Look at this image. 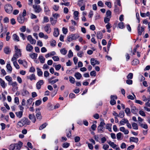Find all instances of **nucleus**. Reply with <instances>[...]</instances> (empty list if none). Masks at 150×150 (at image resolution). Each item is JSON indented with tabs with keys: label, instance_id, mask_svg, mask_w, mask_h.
Returning <instances> with one entry per match:
<instances>
[{
	"label": "nucleus",
	"instance_id": "nucleus-1",
	"mask_svg": "<svg viewBox=\"0 0 150 150\" xmlns=\"http://www.w3.org/2000/svg\"><path fill=\"white\" fill-rule=\"evenodd\" d=\"M23 143L19 142L17 144H12L9 146V150H19L22 146Z\"/></svg>",
	"mask_w": 150,
	"mask_h": 150
},
{
	"label": "nucleus",
	"instance_id": "nucleus-2",
	"mask_svg": "<svg viewBox=\"0 0 150 150\" xmlns=\"http://www.w3.org/2000/svg\"><path fill=\"white\" fill-rule=\"evenodd\" d=\"M4 9L6 12L8 14L12 13L13 8L12 5L9 4H6L4 6Z\"/></svg>",
	"mask_w": 150,
	"mask_h": 150
},
{
	"label": "nucleus",
	"instance_id": "nucleus-3",
	"mask_svg": "<svg viewBox=\"0 0 150 150\" xmlns=\"http://www.w3.org/2000/svg\"><path fill=\"white\" fill-rule=\"evenodd\" d=\"M34 11L36 13H39L42 11V8L39 5L34 4L33 6Z\"/></svg>",
	"mask_w": 150,
	"mask_h": 150
},
{
	"label": "nucleus",
	"instance_id": "nucleus-4",
	"mask_svg": "<svg viewBox=\"0 0 150 150\" xmlns=\"http://www.w3.org/2000/svg\"><path fill=\"white\" fill-rule=\"evenodd\" d=\"M44 29L45 31L47 34L50 33L51 31V29L50 28V24H47L44 27Z\"/></svg>",
	"mask_w": 150,
	"mask_h": 150
},
{
	"label": "nucleus",
	"instance_id": "nucleus-5",
	"mask_svg": "<svg viewBox=\"0 0 150 150\" xmlns=\"http://www.w3.org/2000/svg\"><path fill=\"white\" fill-rule=\"evenodd\" d=\"M144 30V28L143 26L141 27V25L139 24L137 27V31L138 34L139 35H140L142 34V33Z\"/></svg>",
	"mask_w": 150,
	"mask_h": 150
},
{
	"label": "nucleus",
	"instance_id": "nucleus-6",
	"mask_svg": "<svg viewBox=\"0 0 150 150\" xmlns=\"http://www.w3.org/2000/svg\"><path fill=\"white\" fill-rule=\"evenodd\" d=\"M27 40L32 44H35L36 41L35 40L33 39L31 35H29L27 37Z\"/></svg>",
	"mask_w": 150,
	"mask_h": 150
},
{
	"label": "nucleus",
	"instance_id": "nucleus-7",
	"mask_svg": "<svg viewBox=\"0 0 150 150\" xmlns=\"http://www.w3.org/2000/svg\"><path fill=\"white\" fill-rule=\"evenodd\" d=\"M22 123L24 125H29L30 124V122L28 120V119L26 118H23L21 120Z\"/></svg>",
	"mask_w": 150,
	"mask_h": 150
},
{
	"label": "nucleus",
	"instance_id": "nucleus-8",
	"mask_svg": "<svg viewBox=\"0 0 150 150\" xmlns=\"http://www.w3.org/2000/svg\"><path fill=\"white\" fill-rule=\"evenodd\" d=\"M17 20L19 23H22L24 21V17L20 14L17 18Z\"/></svg>",
	"mask_w": 150,
	"mask_h": 150
},
{
	"label": "nucleus",
	"instance_id": "nucleus-9",
	"mask_svg": "<svg viewBox=\"0 0 150 150\" xmlns=\"http://www.w3.org/2000/svg\"><path fill=\"white\" fill-rule=\"evenodd\" d=\"M44 82L43 80H41L37 82L36 84L37 89H40L41 88V85L43 84Z\"/></svg>",
	"mask_w": 150,
	"mask_h": 150
},
{
	"label": "nucleus",
	"instance_id": "nucleus-10",
	"mask_svg": "<svg viewBox=\"0 0 150 150\" xmlns=\"http://www.w3.org/2000/svg\"><path fill=\"white\" fill-rule=\"evenodd\" d=\"M91 63L92 65L94 66L96 64H99L100 62L95 59L92 58L91 60Z\"/></svg>",
	"mask_w": 150,
	"mask_h": 150
},
{
	"label": "nucleus",
	"instance_id": "nucleus-11",
	"mask_svg": "<svg viewBox=\"0 0 150 150\" xmlns=\"http://www.w3.org/2000/svg\"><path fill=\"white\" fill-rule=\"evenodd\" d=\"M77 38L75 35H69L67 39L68 41L70 42L71 41L76 39Z\"/></svg>",
	"mask_w": 150,
	"mask_h": 150
},
{
	"label": "nucleus",
	"instance_id": "nucleus-12",
	"mask_svg": "<svg viewBox=\"0 0 150 150\" xmlns=\"http://www.w3.org/2000/svg\"><path fill=\"white\" fill-rule=\"evenodd\" d=\"M120 130L123 132L125 134H127L129 133V131L127 129H126L123 127H121L120 128Z\"/></svg>",
	"mask_w": 150,
	"mask_h": 150
},
{
	"label": "nucleus",
	"instance_id": "nucleus-13",
	"mask_svg": "<svg viewBox=\"0 0 150 150\" xmlns=\"http://www.w3.org/2000/svg\"><path fill=\"white\" fill-rule=\"evenodd\" d=\"M26 49L27 51L30 52L33 50V47L30 44L28 43L26 46Z\"/></svg>",
	"mask_w": 150,
	"mask_h": 150
},
{
	"label": "nucleus",
	"instance_id": "nucleus-14",
	"mask_svg": "<svg viewBox=\"0 0 150 150\" xmlns=\"http://www.w3.org/2000/svg\"><path fill=\"white\" fill-rule=\"evenodd\" d=\"M129 142H133L137 143L138 142V139L136 137H131L129 138Z\"/></svg>",
	"mask_w": 150,
	"mask_h": 150
},
{
	"label": "nucleus",
	"instance_id": "nucleus-15",
	"mask_svg": "<svg viewBox=\"0 0 150 150\" xmlns=\"http://www.w3.org/2000/svg\"><path fill=\"white\" fill-rule=\"evenodd\" d=\"M29 118L31 121L34 123L36 121V118L34 114H30L29 115Z\"/></svg>",
	"mask_w": 150,
	"mask_h": 150
},
{
	"label": "nucleus",
	"instance_id": "nucleus-16",
	"mask_svg": "<svg viewBox=\"0 0 150 150\" xmlns=\"http://www.w3.org/2000/svg\"><path fill=\"white\" fill-rule=\"evenodd\" d=\"M27 78L28 79H30L31 81L36 80L35 76L34 74H32L29 76H27Z\"/></svg>",
	"mask_w": 150,
	"mask_h": 150
},
{
	"label": "nucleus",
	"instance_id": "nucleus-17",
	"mask_svg": "<svg viewBox=\"0 0 150 150\" xmlns=\"http://www.w3.org/2000/svg\"><path fill=\"white\" fill-rule=\"evenodd\" d=\"M59 35V31L58 28H56L54 29L53 33L55 37H57Z\"/></svg>",
	"mask_w": 150,
	"mask_h": 150
},
{
	"label": "nucleus",
	"instance_id": "nucleus-18",
	"mask_svg": "<svg viewBox=\"0 0 150 150\" xmlns=\"http://www.w3.org/2000/svg\"><path fill=\"white\" fill-rule=\"evenodd\" d=\"M16 116L19 118H21L23 115V111H20L18 112H17L15 113Z\"/></svg>",
	"mask_w": 150,
	"mask_h": 150
},
{
	"label": "nucleus",
	"instance_id": "nucleus-19",
	"mask_svg": "<svg viewBox=\"0 0 150 150\" xmlns=\"http://www.w3.org/2000/svg\"><path fill=\"white\" fill-rule=\"evenodd\" d=\"M15 53L17 54H18L20 56H21V52L20 49H18L16 46H15Z\"/></svg>",
	"mask_w": 150,
	"mask_h": 150
},
{
	"label": "nucleus",
	"instance_id": "nucleus-20",
	"mask_svg": "<svg viewBox=\"0 0 150 150\" xmlns=\"http://www.w3.org/2000/svg\"><path fill=\"white\" fill-rule=\"evenodd\" d=\"M74 76L77 79H80L82 77V75L79 72H76Z\"/></svg>",
	"mask_w": 150,
	"mask_h": 150
},
{
	"label": "nucleus",
	"instance_id": "nucleus-21",
	"mask_svg": "<svg viewBox=\"0 0 150 150\" xmlns=\"http://www.w3.org/2000/svg\"><path fill=\"white\" fill-rule=\"evenodd\" d=\"M79 13L77 11H75L74 13V19L76 20H78L79 18H78Z\"/></svg>",
	"mask_w": 150,
	"mask_h": 150
},
{
	"label": "nucleus",
	"instance_id": "nucleus-22",
	"mask_svg": "<svg viewBox=\"0 0 150 150\" xmlns=\"http://www.w3.org/2000/svg\"><path fill=\"white\" fill-rule=\"evenodd\" d=\"M139 125L145 129H147L148 128L147 125L146 124H143L141 122H139Z\"/></svg>",
	"mask_w": 150,
	"mask_h": 150
},
{
	"label": "nucleus",
	"instance_id": "nucleus-23",
	"mask_svg": "<svg viewBox=\"0 0 150 150\" xmlns=\"http://www.w3.org/2000/svg\"><path fill=\"white\" fill-rule=\"evenodd\" d=\"M60 52L62 54L65 55L67 54V51L66 50L65 48H64L60 50Z\"/></svg>",
	"mask_w": 150,
	"mask_h": 150
},
{
	"label": "nucleus",
	"instance_id": "nucleus-24",
	"mask_svg": "<svg viewBox=\"0 0 150 150\" xmlns=\"http://www.w3.org/2000/svg\"><path fill=\"white\" fill-rule=\"evenodd\" d=\"M13 39L15 41L17 42L19 41V37L16 34H15L13 35Z\"/></svg>",
	"mask_w": 150,
	"mask_h": 150
},
{
	"label": "nucleus",
	"instance_id": "nucleus-25",
	"mask_svg": "<svg viewBox=\"0 0 150 150\" xmlns=\"http://www.w3.org/2000/svg\"><path fill=\"white\" fill-rule=\"evenodd\" d=\"M108 144L113 148L114 149L117 146V145L114 144L113 142H112L111 141H110L108 142Z\"/></svg>",
	"mask_w": 150,
	"mask_h": 150
},
{
	"label": "nucleus",
	"instance_id": "nucleus-26",
	"mask_svg": "<svg viewBox=\"0 0 150 150\" xmlns=\"http://www.w3.org/2000/svg\"><path fill=\"white\" fill-rule=\"evenodd\" d=\"M29 56L31 58L34 59L36 58L37 57L38 54L35 53H32L30 54Z\"/></svg>",
	"mask_w": 150,
	"mask_h": 150
},
{
	"label": "nucleus",
	"instance_id": "nucleus-27",
	"mask_svg": "<svg viewBox=\"0 0 150 150\" xmlns=\"http://www.w3.org/2000/svg\"><path fill=\"white\" fill-rule=\"evenodd\" d=\"M59 81L58 79H56L54 80H51V79H48L49 82L51 84H54Z\"/></svg>",
	"mask_w": 150,
	"mask_h": 150
},
{
	"label": "nucleus",
	"instance_id": "nucleus-28",
	"mask_svg": "<svg viewBox=\"0 0 150 150\" xmlns=\"http://www.w3.org/2000/svg\"><path fill=\"white\" fill-rule=\"evenodd\" d=\"M122 135V134L121 132H119L116 134V137L118 140L122 139L121 137Z\"/></svg>",
	"mask_w": 150,
	"mask_h": 150
},
{
	"label": "nucleus",
	"instance_id": "nucleus-29",
	"mask_svg": "<svg viewBox=\"0 0 150 150\" xmlns=\"http://www.w3.org/2000/svg\"><path fill=\"white\" fill-rule=\"evenodd\" d=\"M20 56L18 54H15L13 55V57L12 58L11 60V61H16L17 59Z\"/></svg>",
	"mask_w": 150,
	"mask_h": 150
},
{
	"label": "nucleus",
	"instance_id": "nucleus-30",
	"mask_svg": "<svg viewBox=\"0 0 150 150\" xmlns=\"http://www.w3.org/2000/svg\"><path fill=\"white\" fill-rule=\"evenodd\" d=\"M36 116L37 119L40 120L42 118L41 113L40 112H38L36 114Z\"/></svg>",
	"mask_w": 150,
	"mask_h": 150
},
{
	"label": "nucleus",
	"instance_id": "nucleus-31",
	"mask_svg": "<svg viewBox=\"0 0 150 150\" xmlns=\"http://www.w3.org/2000/svg\"><path fill=\"white\" fill-rule=\"evenodd\" d=\"M97 37L98 39H101L103 38V34L100 31L98 32L97 33Z\"/></svg>",
	"mask_w": 150,
	"mask_h": 150
},
{
	"label": "nucleus",
	"instance_id": "nucleus-32",
	"mask_svg": "<svg viewBox=\"0 0 150 150\" xmlns=\"http://www.w3.org/2000/svg\"><path fill=\"white\" fill-rule=\"evenodd\" d=\"M128 121L127 119L124 118L120 121V123L121 125H124L125 123H127Z\"/></svg>",
	"mask_w": 150,
	"mask_h": 150
},
{
	"label": "nucleus",
	"instance_id": "nucleus-33",
	"mask_svg": "<svg viewBox=\"0 0 150 150\" xmlns=\"http://www.w3.org/2000/svg\"><path fill=\"white\" fill-rule=\"evenodd\" d=\"M38 59L41 63H45V59L42 56H40Z\"/></svg>",
	"mask_w": 150,
	"mask_h": 150
},
{
	"label": "nucleus",
	"instance_id": "nucleus-34",
	"mask_svg": "<svg viewBox=\"0 0 150 150\" xmlns=\"http://www.w3.org/2000/svg\"><path fill=\"white\" fill-rule=\"evenodd\" d=\"M132 125L134 129L137 130L138 129V126L137 123L135 122H133L132 123Z\"/></svg>",
	"mask_w": 150,
	"mask_h": 150
},
{
	"label": "nucleus",
	"instance_id": "nucleus-35",
	"mask_svg": "<svg viewBox=\"0 0 150 150\" xmlns=\"http://www.w3.org/2000/svg\"><path fill=\"white\" fill-rule=\"evenodd\" d=\"M6 67L8 71L10 72H11L12 70V68L10 65V64L9 63L7 64Z\"/></svg>",
	"mask_w": 150,
	"mask_h": 150
},
{
	"label": "nucleus",
	"instance_id": "nucleus-36",
	"mask_svg": "<svg viewBox=\"0 0 150 150\" xmlns=\"http://www.w3.org/2000/svg\"><path fill=\"white\" fill-rule=\"evenodd\" d=\"M12 61L13 62V64L14 66L16 69H18L20 68L19 66L18 65L17 62H16V61Z\"/></svg>",
	"mask_w": 150,
	"mask_h": 150
},
{
	"label": "nucleus",
	"instance_id": "nucleus-37",
	"mask_svg": "<svg viewBox=\"0 0 150 150\" xmlns=\"http://www.w3.org/2000/svg\"><path fill=\"white\" fill-rule=\"evenodd\" d=\"M4 52L6 54H9L11 52L9 47H6L4 49Z\"/></svg>",
	"mask_w": 150,
	"mask_h": 150
},
{
	"label": "nucleus",
	"instance_id": "nucleus-38",
	"mask_svg": "<svg viewBox=\"0 0 150 150\" xmlns=\"http://www.w3.org/2000/svg\"><path fill=\"white\" fill-rule=\"evenodd\" d=\"M111 126V124H107L106 125V129H108L110 132H112Z\"/></svg>",
	"mask_w": 150,
	"mask_h": 150
},
{
	"label": "nucleus",
	"instance_id": "nucleus-39",
	"mask_svg": "<svg viewBox=\"0 0 150 150\" xmlns=\"http://www.w3.org/2000/svg\"><path fill=\"white\" fill-rule=\"evenodd\" d=\"M29 93V92L26 89H23L22 92V94L23 96H26L28 95Z\"/></svg>",
	"mask_w": 150,
	"mask_h": 150
},
{
	"label": "nucleus",
	"instance_id": "nucleus-40",
	"mask_svg": "<svg viewBox=\"0 0 150 150\" xmlns=\"http://www.w3.org/2000/svg\"><path fill=\"white\" fill-rule=\"evenodd\" d=\"M133 96L132 95H129L127 96V98L128 99H131V100H133L134 98H136V97L134 94H132Z\"/></svg>",
	"mask_w": 150,
	"mask_h": 150
},
{
	"label": "nucleus",
	"instance_id": "nucleus-41",
	"mask_svg": "<svg viewBox=\"0 0 150 150\" xmlns=\"http://www.w3.org/2000/svg\"><path fill=\"white\" fill-rule=\"evenodd\" d=\"M37 73L38 76H42V72L41 69L39 68H37Z\"/></svg>",
	"mask_w": 150,
	"mask_h": 150
},
{
	"label": "nucleus",
	"instance_id": "nucleus-42",
	"mask_svg": "<svg viewBox=\"0 0 150 150\" xmlns=\"http://www.w3.org/2000/svg\"><path fill=\"white\" fill-rule=\"evenodd\" d=\"M50 20L51 24L52 25H54L56 23L57 21L56 20H54L53 18H50Z\"/></svg>",
	"mask_w": 150,
	"mask_h": 150
},
{
	"label": "nucleus",
	"instance_id": "nucleus-43",
	"mask_svg": "<svg viewBox=\"0 0 150 150\" xmlns=\"http://www.w3.org/2000/svg\"><path fill=\"white\" fill-rule=\"evenodd\" d=\"M83 53L82 51H80L78 52L77 55L78 57H82L83 56Z\"/></svg>",
	"mask_w": 150,
	"mask_h": 150
},
{
	"label": "nucleus",
	"instance_id": "nucleus-44",
	"mask_svg": "<svg viewBox=\"0 0 150 150\" xmlns=\"http://www.w3.org/2000/svg\"><path fill=\"white\" fill-rule=\"evenodd\" d=\"M69 81L70 83H74L75 82V79L71 76H70L69 77Z\"/></svg>",
	"mask_w": 150,
	"mask_h": 150
},
{
	"label": "nucleus",
	"instance_id": "nucleus-45",
	"mask_svg": "<svg viewBox=\"0 0 150 150\" xmlns=\"http://www.w3.org/2000/svg\"><path fill=\"white\" fill-rule=\"evenodd\" d=\"M33 100V99L32 98H30L27 100V105L28 106L30 105L32 103Z\"/></svg>",
	"mask_w": 150,
	"mask_h": 150
},
{
	"label": "nucleus",
	"instance_id": "nucleus-46",
	"mask_svg": "<svg viewBox=\"0 0 150 150\" xmlns=\"http://www.w3.org/2000/svg\"><path fill=\"white\" fill-rule=\"evenodd\" d=\"M6 80L9 82V83L12 81V78L11 77L9 76H6L5 77Z\"/></svg>",
	"mask_w": 150,
	"mask_h": 150
},
{
	"label": "nucleus",
	"instance_id": "nucleus-47",
	"mask_svg": "<svg viewBox=\"0 0 150 150\" xmlns=\"http://www.w3.org/2000/svg\"><path fill=\"white\" fill-rule=\"evenodd\" d=\"M70 145V144L68 143H64L62 144V147L64 148H67Z\"/></svg>",
	"mask_w": 150,
	"mask_h": 150
},
{
	"label": "nucleus",
	"instance_id": "nucleus-48",
	"mask_svg": "<svg viewBox=\"0 0 150 150\" xmlns=\"http://www.w3.org/2000/svg\"><path fill=\"white\" fill-rule=\"evenodd\" d=\"M53 9L55 11H57L59 10V6L56 5H54L52 7Z\"/></svg>",
	"mask_w": 150,
	"mask_h": 150
},
{
	"label": "nucleus",
	"instance_id": "nucleus-49",
	"mask_svg": "<svg viewBox=\"0 0 150 150\" xmlns=\"http://www.w3.org/2000/svg\"><path fill=\"white\" fill-rule=\"evenodd\" d=\"M47 125V124L46 123H45L41 125L39 127V129L40 130H42L46 127V126Z\"/></svg>",
	"mask_w": 150,
	"mask_h": 150
},
{
	"label": "nucleus",
	"instance_id": "nucleus-50",
	"mask_svg": "<svg viewBox=\"0 0 150 150\" xmlns=\"http://www.w3.org/2000/svg\"><path fill=\"white\" fill-rule=\"evenodd\" d=\"M118 25L119 28H120L122 29L124 28V23L122 22H120L118 24Z\"/></svg>",
	"mask_w": 150,
	"mask_h": 150
},
{
	"label": "nucleus",
	"instance_id": "nucleus-51",
	"mask_svg": "<svg viewBox=\"0 0 150 150\" xmlns=\"http://www.w3.org/2000/svg\"><path fill=\"white\" fill-rule=\"evenodd\" d=\"M73 53L71 50H69L68 54V57L69 58H71L73 56Z\"/></svg>",
	"mask_w": 150,
	"mask_h": 150
},
{
	"label": "nucleus",
	"instance_id": "nucleus-52",
	"mask_svg": "<svg viewBox=\"0 0 150 150\" xmlns=\"http://www.w3.org/2000/svg\"><path fill=\"white\" fill-rule=\"evenodd\" d=\"M104 127H102L100 126V125H99L97 128V130L98 132H100L101 131L103 132L102 129H103Z\"/></svg>",
	"mask_w": 150,
	"mask_h": 150
},
{
	"label": "nucleus",
	"instance_id": "nucleus-53",
	"mask_svg": "<svg viewBox=\"0 0 150 150\" xmlns=\"http://www.w3.org/2000/svg\"><path fill=\"white\" fill-rule=\"evenodd\" d=\"M17 126L18 127H22L24 126L22 124V123L21 120L18 122L17 124Z\"/></svg>",
	"mask_w": 150,
	"mask_h": 150
},
{
	"label": "nucleus",
	"instance_id": "nucleus-54",
	"mask_svg": "<svg viewBox=\"0 0 150 150\" xmlns=\"http://www.w3.org/2000/svg\"><path fill=\"white\" fill-rule=\"evenodd\" d=\"M42 101L41 100H36L35 102V105L37 106H39L40 105Z\"/></svg>",
	"mask_w": 150,
	"mask_h": 150
},
{
	"label": "nucleus",
	"instance_id": "nucleus-55",
	"mask_svg": "<svg viewBox=\"0 0 150 150\" xmlns=\"http://www.w3.org/2000/svg\"><path fill=\"white\" fill-rule=\"evenodd\" d=\"M133 74L132 73H129L127 76V78L128 79H131L132 78Z\"/></svg>",
	"mask_w": 150,
	"mask_h": 150
},
{
	"label": "nucleus",
	"instance_id": "nucleus-56",
	"mask_svg": "<svg viewBox=\"0 0 150 150\" xmlns=\"http://www.w3.org/2000/svg\"><path fill=\"white\" fill-rule=\"evenodd\" d=\"M56 42L54 40H52L50 42V45L52 46H54L56 45Z\"/></svg>",
	"mask_w": 150,
	"mask_h": 150
},
{
	"label": "nucleus",
	"instance_id": "nucleus-57",
	"mask_svg": "<svg viewBox=\"0 0 150 150\" xmlns=\"http://www.w3.org/2000/svg\"><path fill=\"white\" fill-rule=\"evenodd\" d=\"M125 112L128 115H129L130 113V110L128 108H126L125 110Z\"/></svg>",
	"mask_w": 150,
	"mask_h": 150
},
{
	"label": "nucleus",
	"instance_id": "nucleus-58",
	"mask_svg": "<svg viewBox=\"0 0 150 150\" xmlns=\"http://www.w3.org/2000/svg\"><path fill=\"white\" fill-rule=\"evenodd\" d=\"M98 5L100 7H103V6L104 4L103 3L102 1H99L98 3Z\"/></svg>",
	"mask_w": 150,
	"mask_h": 150
},
{
	"label": "nucleus",
	"instance_id": "nucleus-59",
	"mask_svg": "<svg viewBox=\"0 0 150 150\" xmlns=\"http://www.w3.org/2000/svg\"><path fill=\"white\" fill-rule=\"evenodd\" d=\"M137 109L135 107H133L131 109V112L133 113H135L137 111Z\"/></svg>",
	"mask_w": 150,
	"mask_h": 150
},
{
	"label": "nucleus",
	"instance_id": "nucleus-60",
	"mask_svg": "<svg viewBox=\"0 0 150 150\" xmlns=\"http://www.w3.org/2000/svg\"><path fill=\"white\" fill-rule=\"evenodd\" d=\"M124 112L123 111L120 112L118 115L121 118H122L124 116Z\"/></svg>",
	"mask_w": 150,
	"mask_h": 150
},
{
	"label": "nucleus",
	"instance_id": "nucleus-61",
	"mask_svg": "<svg viewBox=\"0 0 150 150\" xmlns=\"http://www.w3.org/2000/svg\"><path fill=\"white\" fill-rule=\"evenodd\" d=\"M109 146L107 144H104L103 146V148L104 150H107L109 148Z\"/></svg>",
	"mask_w": 150,
	"mask_h": 150
},
{
	"label": "nucleus",
	"instance_id": "nucleus-62",
	"mask_svg": "<svg viewBox=\"0 0 150 150\" xmlns=\"http://www.w3.org/2000/svg\"><path fill=\"white\" fill-rule=\"evenodd\" d=\"M111 14V12L110 11L108 10L106 12V17H110Z\"/></svg>",
	"mask_w": 150,
	"mask_h": 150
},
{
	"label": "nucleus",
	"instance_id": "nucleus-63",
	"mask_svg": "<svg viewBox=\"0 0 150 150\" xmlns=\"http://www.w3.org/2000/svg\"><path fill=\"white\" fill-rule=\"evenodd\" d=\"M44 11L46 13H48L50 11L48 7L47 6H45L44 7Z\"/></svg>",
	"mask_w": 150,
	"mask_h": 150
},
{
	"label": "nucleus",
	"instance_id": "nucleus-64",
	"mask_svg": "<svg viewBox=\"0 0 150 150\" xmlns=\"http://www.w3.org/2000/svg\"><path fill=\"white\" fill-rule=\"evenodd\" d=\"M52 58L54 61H57L59 60V58L57 56L53 57Z\"/></svg>",
	"mask_w": 150,
	"mask_h": 150
}]
</instances>
